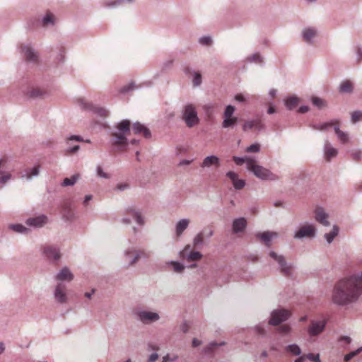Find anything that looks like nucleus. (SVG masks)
Returning <instances> with one entry per match:
<instances>
[{"label": "nucleus", "mask_w": 362, "mask_h": 362, "mask_svg": "<svg viewBox=\"0 0 362 362\" xmlns=\"http://www.w3.org/2000/svg\"><path fill=\"white\" fill-rule=\"evenodd\" d=\"M362 292V272L339 281L332 291L334 304L344 306L356 302Z\"/></svg>", "instance_id": "nucleus-1"}, {"label": "nucleus", "mask_w": 362, "mask_h": 362, "mask_svg": "<svg viewBox=\"0 0 362 362\" xmlns=\"http://www.w3.org/2000/svg\"><path fill=\"white\" fill-rule=\"evenodd\" d=\"M131 122L129 119H123L119 122L116 128L118 132L111 134L110 144L115 146L124 147L127 145L126 134L130 132Z\"/></svg>", "instance_id": "nucleus-2"}, {"label": "nucleus", "mask_w": 362, "mask_h": 362, "mask_svg": "<svg viewBox=\"0 0 362 362\" xmlns=\"http://www.w3.org/2000/svg\"><path fill=\"white\" fill-rule=\"evenodd\" d=\"M181 118L189 128L194 127L199 122L196 107L194 105L190 103L183 106L181 111Z\"/></svg>", "instance_id": "nucleus-3"}, {"label": "nucleus", "mask_w": 362, "mask_h": 362, "mask_svg": "<svg viewBox=\"0 0 362 362\" xmlns=\"http://www.w3.org/2000/svg\"><path fill=\"white\" fill-rule=\"evenodd\" d=\"M255 163L256 161L252 162L248 169L255 177L263 180H278V177L275 174L272 173L269 170L255 164Z\"/></svg>", "instance_id": "nucleus-4"}, {"label": "nucleus", "mask_w": 362, "mask_h": 362, "mask_svg": "<svg viewBox=\"0 0 362 362\" xmlns=\"http://www.w3.org/2000/svg\"><path fill=\"white\" fill-rule=\"evenodd\" d=\"M235 110V107L231 105H228L226 107L223 115V120L221 124L222 128H233L236 125L238 121V118L235 116H233Z\"/></svg>", "instance_id": "nucleus-5"}, {"label": "nucleus", "mask_w": 362, "mask_h": 362, "mask_svg": "<svg viewBox=\"0 0 362 362\" xmlns=\"http://www.w3.org/2000/svg\"><path fill=\"white\" fill-rule=\"evenodd\" d=\"M135 318L144 325L151 324L157 322L160 319L158 313L147 311L145 310H138L134 313Z\"/></svg>", "instance_id": "nucleus-6"}, {"label": "nucleus", "mask_w": 362, "mask_h": 362, "mask_svg": "<svg viewBox=\"0 0 362 362\" xmlns=\"http://www.w3.org/2000/svg\"><path fill=\"white\" fill-rule=\"evenodd\" d=\"M77 103L82 110L90 111L100 117H106L109 115V112L106 109L95 106L92 103L86 102L83 98H78Z\"/></svg>", "instance_id": "nucleus-7"}, {"label": "nucleus", "mask_w": 362, "mask_h": 362, "mask_svg": "<svg viewBox=\"0 0 362 362\" xmlns=\"http://www.w3.org/2000/svg\"><path fill=\"white\" fill-rule=\"evenodd\" d=\"M269 256L278 263L281 272L284 276H290L292 274L293 265L286 261L284 256L278 255L274 251L269 252Z\"/></svg>", "instance_id": "nucleus-8"}, {"label": "nucleus", "mask_w": 362, "mask_h": 362, "mask_svg": "<svg viewBox=\"0 0 362 362\" xmlns=\"http://www.w3.org/2000/svg\"><path fill=\"white\" fill-rule=\"evenodd\" d=\"M269 256L278 263L281 272L284 276H290L292 274L293 265L286 261L284 256L278 255L274 251L269 252Z\"/></svg>", "instance_id": "nucleus-9"}, {"label": "nucleus", "mask_w": 362, "mask_h": 362, "mask_svg": "<svg viewBox=\"0 0 362 362\" xmlns=\"http://www.w3.org/2000/svg\"><path fill=\"white\" fill-rule=\"evenodd\" d=\"M269 256L278 263L281 272L284 276H290L292 274L293 265L286 261L284 256L278 255L274 251L269 252Z\"/></svg>", "instance_id": "nucleus-10"}, {"label": "nucleus", "mask_w": 362, "mask_h": 362, "mask_svg": "<svg viewBox=\"0 0 362 362\" xmlns=\"http://www.w3.org/2000/svg\"><path fill=\"white\" fill-rule=\"evenodd\" d=\"M291 316V313L286 309L274 310L271 313L269 325L276 326L286 321Z\"/></svg>", "instance_id": "nucleus-11"}, {"label": "nucleus", "mask_w": 362, "mask_h": 362, "mask_svg": "<svg viewBox=\"0 0 362 362\" xmlns=\"http://www.w3.org/2000/svg\"><path fill=\"white\" fill-rule=\"evenodd\" d=\"M23 58L28 63L36 64L38 62L37 52L29 45H22L20 47Z\"/></svg>", "instance_id": "nucleus-12"}, {"label": "nucleus", "mask_w": 362, "mask_h": 362, "mask_svg": "<svg viewBox=\"0 0 362 362\" xmlns=\"http://www.w3.org/2000/svg\"><path fill=\"white\" fill-rule=\"evenodd\" d=\"M45 257L51 262L55 263L61 258L59 249L53 245H46L43 248Z\"/></svg>", "instance_id": "nucleus-13"}, {"label": "nucleus", "mask_w": 362, "mask_h": 362, "mask_svg": "<svg viewBox=\"0 0 362 362\" xmlns=\"http://www.w3.org/2000/svg\"><path fill=\"white\" fill-rule=\"evenodd\" d=\"M316 229L311 224H307L301 226L299 230L296 232L294 238L303 239L305 238H314L315 236Z\"/></svg>", "instance_id": "nucleus-14"}, {"label": "nucleus", "mask_w": 362, "mask_h": 362, "mask_svg": "<svg viewBox=\"0 0 362 362\" xmlns=\"http://www.w3.org/2000/svg\"><path fill=\"white\" fill-rule=\"evenodd\" d=\"M131 253H135L134 257L129 262V266L134 265L141 257L147 259L150 257L149 252H145L142 250H136L134 248H129L124 252V256L128 257Z\"/></svg>", "instance_id": "nucleus-15"}, {"label": "nucleus", "mask_w": 362, "mask_h": 362, "mask_svg": "<svg viewBox=\"0 0 362 362\" xmlns=\"http://www.w3.org/2000/svg\"><path fill=\"white\" fill-rule=\"evenodd\" d=\"M325 326V321L312 320L310 325L308 328V332L311 337L317 336L324 331Z\"/></svg>", "instance_id": "nucleus-16"}, {"label": "nucleus", "mask_w": 362, "mask_h": 362, "mask_svg": "<svg viewBox=\"0 0 362 362\" xmlns=\"http://www.w3.org/2000/svg\"><path fill=\"white\" fill-rule=\"evenodd\" d=\"M328 214L325 211L324 209L321 206H317L315 210V218L316 221L321 223L325 226H329L328 221Z\"/></svg>", "instance_id": "nucleus-17"}, {"label": "nucleus", "mask_w": 362, "mask_h": 362, "mask_svg": "<svg viewBox=\"0 0 362 362\" xmlns=\"http://www.w3.org/2000/svg\"><path fill=\"white\" fill-rule=\"evenodd\" d=\"M125 211L127 215L133 217V218L135 220L137 224H139L141 226L144 225L145 221L143 216H141V212L136 210L134 206H129L127 207Z\"/></svg>", "instance_id": "nucleus-18"}, {"label": "nucleus", "mask_w": 362, "mask_h": 362, "mask_svg": "<svg viewBox=\"0 0 362 362\" xmlns=\"http://www.w3.org/2000/svg\"><path fill=\"white\" fill-rule=\"evenodd\" d=\"M256 237L267 246L270 247L272 245V240L273 238L278 237V233L276 232L272 231H265L262 233H258L256 235Z\"/></svg>", "instance_id": "nucleus-19"}, {"label": "nucleus", "mask_w": 362, "mask_h": 362, "mask_svg": "<svg viewBox=\"0 0 362 362\" xmlns=\"http://www.w3.org/2000/svg\"><path fill=\"white\" fill-rule=\"evenodd\" d=\"M47 217L45 215H41L28 218L26 220V224L34 228H41L47 223Z\"/></svg>", "instance_id": "nucleus-20"}, {"label": "nucleus", "mask_w": 362, "mask_h": 362, "mask_svg": "<svg viewBox=\"0 0 362 362\" xmlns=\"http://www.w3.org/2000/svg\"><path fill=\"white\" fill-rule=\"evenodd\" d=\"M226 177L233 182V187L237 190L242 189L245 186V181L238 179V175L233 171H228L226 173Z\"/></svg>", "instance_id": "nucleus-21"}, {"label": "nucleus", "mask_w": 362, "mask_h": 362, "mask_svg": "<svg viewBox=\"0 0 362 362\" xmlns=\"http://www.w3.org/2000/svg\"><path fill=\"white\" fill-rule=\"evenodd\" d=\"M132 131L136 134H142L146 139H149L151 136V133L149 129L141 124L139 122H136L133 124Z\"/></svg>", "instance_id": "nucleus-22"}, {"label": "nucleus", "mask_w": 362, "mask_h": 362, "mask_svg": "<svg viewBox=\"0 0 362 362\" xmlns=\"http://www.w3.org/2000/svg\"><path fill=\"white\" fill-rule=\"evenodd\" d=\"M55 279L61 281H71L74 279V275L67 267H64L57 274Z\"/></svg>", "instance_id": "nucleus-23"}, {"label": "nucleus", "mask_w": 362, "mask_h": 362, "mask_svg": "<svg viewBox=\"0 0 362 362\" xmlns=\"http://www.w3.org/2000/svg\"><path fill=\"white\" fill-rule=\"evenodd\" d=\"M247 226V221L245 218L241 217L235 218L233 221L232 227L234 233L243 232Z\"/></svg>", "instance_id": "nucleus-24"}, {"label": "nucleus", "mask_w": 362, "mask_h": 362, "mask_svg": "<svg viewBox=\"0 0 362 362\" xmlns=\"http://www.w3.org/2000/svg\"><path fill=\"white\" fill-rule=\"evenodd\" d=\"M54 296L55 300L60 303H65L67 300L66 294L64 291L62 284H58L54 290Z\"/></svg>", "instance_id": "nucleus-25"}, {"label": "nucleus", "mask_w": 362, "mask_h": 362, "mask_svg": "<svg viewBox=\"0 0 362 362\" xmlns=\"http://www.w3.org/2000/svg\"><path fill=\"white\" fill-rule=\"evenodd\" d=\"M212 165L216 167L220 166V159L216 156L211 155L206 156L201 164L202 168H210Z\"/></svg>", "instance_id": "nucleus-26"}, {"label": "nucleus", "mask_w": 362, "mask_h": 362, "mask_svg": "<svg viewBox=\"0 0 362 362\" xmlns=\"http://www.w3.org/2000/svg\"><path fill=\"white\" fill-rule=\"evenodd\" d=\"M324 151L325 158L327 160H329L332 158L335 157L338 153L337 150L332 147L328 141H326L325 143Z\"/></svg>", "instance_id": "nucleus-27"}, {"label": "nucleus", "mask_w": 362, "mask_h": 362, "mask_svg": "<svg viewBox=\"0 0 362 362\" xmlns=\"http://www.w3.org/2000/svg\"><path fill=\"white\" fill-rule=\"evenodd\" d=\"M62 217L66 221H71L74 218V212L71 209V204L66 202L62 209Z\"/></svg>", "instance_id": "nucleus-28"}, {"label": "nucleus", "mask_w": 362, "mask_h": 362, "mask_svg": "<svg viewBox=\"0 0 362 362\" xmlns=\"http://www.w3.org/2000/svg\"><path fill=\"white\" fill-rule=\"evenodd\" d=\"M189 223V220L187 218H182L178 221L175 226V233L177 236H180L183 232L187 228Z\"/></svg>", "instance_id": "nucleus-29"}, {"label": "nucleus", "mask_w": 362, "mask_h": 362, "mask_svg": "<svg viewBox=\"0 0 362 362\" xmlns=\"http://www.w3.org/2000/svg\"><path fill=\"white\" fill-rule=\"evenodd\" d=\"M339 91L341 93H351L354 91V84L349 80L343 81L339 86Z\"/></svg>", "instance_id": "nucleus-30"}, {"label": "nucleus", "mask_w": 362, "mask_h": 362, "mask_svg": "<svg viewBox=\"0 0 362 362\" xmlns=\"http://www.w3.org/2000/svg\"><path fill=\"white\" fill-rule=\"evenodd\" d=\"M233 161L235 163L238 165H241L244 163H246L247 169H249V166L251 165L252 162H255V159L251 157H238V156H233Z\"/></svg>", "instance_id": "nucleus-31"}, {"label": "nucleus", "mask_w": 362, "mask_h": 362, "mask_svg": "<svg viewBox=\"0 0 362 362\" xmlns=\"http://www.w3.org/2000/svg\"><path fill=\"white\" fill-rule=\"evenodd\" d=\"M225 344H226L225 341H221L220 343H217L216 341H211L203 349L202 351H203V353H204L206 354H213L217 347L223 346V345H225Z\"/></svg>", "instance_id": "nucleus-32"}, {"label": "nucleus", "mask_w": 362, "mask_h": 362, "mask_svg": "<svg viewBox=\"0 0 362 362\" xmlns=\"http://www.w3.org/2000/svg\"><path fill=\"white\" fill-rule=\"evenodd\" d=\"M316 30L314 28H305L303 31V37L307 42L310 43L312 39L315 36Z\"/></svg>", "instance_id": "nucleus-33"}, {"label": "nucleus", "mask_w": 362, "mask_h": 362, "mask_svg": "<svg viewBox=\"0 0 362 362\" xmlns=\"http://www.w3.org/2000/svg\"><path fill=\"white\" fill-rule=\"evenodd\" d=\"M40 173V166L36 165L31 169L25 170V174L22 175V177H26L27 180H30L33 177H37Z\"/></svg>", "instance_id": "nucleus-34"}, {"label": "nucleus", "mask_w": 362, "mask_h": 362, "mask_svg": "<svg viewBox=\"0 0 362 362\" xmlns=\"http://www.w3.org/2000/svg\"><path fill=\"white\" fill-rule=\"evenodd\" d=\"M339 227L334 225L332 228V230L329 233L325 234L324 237L326 239L327 243L330 244L333 241L334 238L339 234Z\"/></svg>", "instance_id": "nucleus-35"}, {"label": "nucleus", "mask_w": 362, "mask_h": 362, "mask_svg": "<svg viewBox=\"0 0 362 362\" xmlns=\"http://www.w3.org/2000/svg\"><path fill=\"white\" fill-rule=\"evenodd\" d=\"M203 257L202 254L199 251H192L190 252L189 254L187 255L186 256H183V258H185L187 261H197L202 259Z\"/></svg>", "instance_id": "nucleus-36"}, {"label": "nucleus", "mask_w": 362, "mask_h": 362, "mask_svg": "<svg viewBox=\"0 0 362 362\" xmlns=\"http://www.w3.org/2000/svg\"><path fill=\"white\" fill-rule=\"evenodd\" d=\"M298 103V98L296 96H291L285 100V105L288 110H291L295 108Z\"/></svg>", "instance_id": "nucleus-37"}, {"label": "nucleus", "mask_w": 362, "mask_h": 362, "mask_svg": "<svg viewBox=\"0 0 362 362\" xmlns=\"http://www.w3.org/2000/svg\"><path fill=\"white\" fill-rule=\"evenodd\" d=\"M285 349L286 351L294 356H300L302 353L301 349L296 344H289L285 348Z\"/></svg>", "instance_id": "nucleus-38"}, {"label": "nucleus", "mask_w": 362, "mask_h": 362, "mask_svg": "<svg viewBox=\"0 0 362 362\" xmlns=\"http://www.w3.org/2000/svg\"><path fill=\"white\" fill-rule=\"evenodd\" d=\"M78 179H79L78 174L73 175L69 178L66 177L65 179H64V180L62 183V186H63V187L73 186L77 182V180Z\"/></svg>", "instance_id": "nucleus-39"}, {"label": "nucleus", "mask_w": 362, "mask_h": 362, "mask_svg": "<svg viewBox=\"0 0 362 362\" xmlns=\"http://www.w3.org/2000/svg\"><path fill=\"white\" fill-rule=\"evenodd\" d=\"M204 232H199L193 239V246L200 247L204 244Z\"/></svg>", "instance_id": "nucleus-40"}, {"label": "nucleus", "mask_w": 362, "mask_h": 362, "mask_svg": "<svg viewBox=\"0 0 362 362\" xmlns=\"http://www.w3.org/2000/svg\"><path fill=\"white\" fill-rule=\"evenodd\" d=\"M246 61L250 63L254 62L260 64L263 62V57L259 52H255L253 54L247 57L246 58Z\"/></svg>", "instance_id": "nucleus-41"}, {"label": "nucleus", "mask_w": 362, "mask_h": 362, "mask_svg": "<svg viewBox=\"0 0 362 362\" xmlns=\"http://www.w3.org/2000/svg\"><path fill=\"white\" fill-rule=\"evenodd\" d=\"M54 16L51 13H47L45 16L42 19V25L44 27H47L49 25H54Z\"/></svg>", "instance_id": "nucleus-42"}, {"label": "nucleus", "mask_w": 362, "mask_h": 362, "mask_svg": "<svg viewBox=\"0 0 362 362\" xmlns=\"http://www.w3.org/2000/svg\"><path fill=\"white\" fill-rule=\"evenodd\" d=\"M123 3V0H105L103 6L107 8H116Z\"/></svg>", "instance_id": "nucleus-43"}, {"label": "nucleus", "mask_w": 362, "mask_h": 362, "mask_svg": "<svg viewBox=\"0 0 362 362\" xmlns=\"http://www.w3.org/2000/svg\"><path fill=\"white\" fill-rule=\"evenodd\" d=\"M9 228L13 230V231L19 233H25L29 230L21 224H12L9 226Z\"/></svg>", "instance_id": "nucleus-44"}, {"label": "nucleus", "mask_w": 362, "mask_h": 362, "mask_svg": "<svg viewBox=\"0 0 362 362\" xmlns=\"http://www.w3.org/2000/svg\"><path fill=\"white\" fill-rule=\"evenodd\" d=\"M27 95L32 98H40L43 95V92L39 88H33L28 91Z\"/></svg>", "instance_id": "nucleus-45"}, {"label": "nucleus", "mask_w": 362, "mask_h": 362, "mask_svg": "<svg viewBox=\"0 0 362 362\" xmlns=\"http://www.w3.org/2000/svg\"><path fill=\"white\" fill-rule=\"evenodd\" d=\"M333 124V122H325L322 124H316L313 125V128L315 130L325 131L328 128L331 127Z\"/></svg>", "instance_id": "nucleus-46"}, {"label": "nucleus", "mask_w": 362, "mask_h": 362, "mask_svg": "<svg viewBox=\"0 0 362 362\" xmlns=\"http://www.w3.org/2000/svg\"><path fill=\"white\" fill-rule=\"evenodd\" d=\"M168 264L173 265L174 272L177 273L182 272L185 269V266L177 261H170Z\"/></svg>", "instance_id": "nucleus-47"}, {"label": "nucleus", "mask_w": 362, "mask_h": 362, "mask_svg": "<svg viewBox=\"0 0 362 362\" xmlns=\"http://www.w3.org/2000/svg\"><path fill=\"white\" fill-rule=\"evenodd\" d=\"M351 119L353 123H356L362 120V111L356 110L351 112Z\"/></svg>", "instance_id": "nucleus-48"}, {"label": "nucleus", "mask_w": 362, "mask_h": 362, "mask_svg": "<svg viewBox=\"0 0 362 362\" xmlns=\"http://www.w3.org/2000/svg\"><path fill=\"white\" fill-rule=\"evenodd\" d=\"M135 88H137V86L134 83L132 82L122 87L119 92L121 93H127L131 90H134Z\"/></svg>", "instance_id": "nucleus-49"}, {"label": "nucleus", "mask_w": 362, "mask_h": 362, "mask_svg": "<svg viewBox=\"0 0 362 362\" xmlns=\"http://www.w3.org/2000/svg\"><path fill=\"white\" fill-rule=\"evenodd\" d=\"M361 352H362V346L359 347L356 350L350 352L349 354L345 355L344 356V361L346 362L349 361L352 358H354V356H356V355H358Z\"/></svg>", "instance_id": "nucleus-50"}, {"label": "nucleus", "mask_w": 362, "mask_h": 362, "mask_svg": "<svg viewBox=\"0 0 362 362\" xmlns=\"http://www.w3.org/2000/svg\"><path fill=\"white\" fill-rule=\"evenodd\" d=\"M312 102L313 104L319 109H322L323 107L325 106V100L317 97H313L312 99Z\"/></svg>", "instance_id": "nucleus-51"}, {"label": "nucleus", "mask_w": 362, "mask_h": 362, "mask_svg": "<svg viewBox=\"0 0 362 362\" xmlns=\"http://www.w3.org/2000/svg\"><path fill=\"white\" fill-rule=\"evenodd\" d=\"M193 76L194 86H199L202 84V75L199 72L194 71Z\"/></svg>", "instance_id": "nucleus-52"}, {"label": "nucleus", "mask_w": 362, "mask_h": 362, "mask_svg": "<svg viewBox=\"0 0 362 362\" xmlns=\"http://www.w3.org/2000/svg\"><path fill=\"white\" fill-rule=\"evenodd\" d=\"M255 127V119L247 120L243 124V130L247 132Z\"/></svg>", "instance_id": "nucleus-53"}, {"label": "nucleus", "mask_w": 362, "mask_h": 362, "mask_svg": "<svg viewBox=\"0 0 362 362\" xmlns=\"http://www.w3.org/2000/svg\"><path fill=\"white\" fill-rule=\"evenodd\" d=\"M199 42L202 45H211L212 39L210 36H202L199 39Z\"/></svg>", "instance_id": "nucleus-54"}, {"label": "nucleus", "mask_w": 362, "mask_h": 362, "mask_svg": "<svg viewBox=\"0 0 362 362\" xmlns=\"http://www.w3.org/2000/svg\"><path fill=\"white\" fill-rule=\"evenodd\" d=\"M305 358H308V360L313 361V362H321V360L320 358V355L314 354H308L306 355H304Z\"/></svg>", "instance_id": "nucleus-55"}, {"label": "nucleus", "mask_w": 362, "mask_h": 362, "mask_svg": "<svg viewBox=\"0 0 362 362\" xmlns=\"http://www.w3.org/2000/svg\"><path fill=\"white\" fill-rule=\"evenodd\" d=\"M257 131L260 132L265 129V126L261 119H255V127Z\"/></svg>", "instance_id": "nucleus-56"}, {"label": "nucleus", "mask_w": 362, "mask_h": 362, "mask_svg": "<svg viewBox=\"0 0 362 362\" xmlns=\"http://www.w3.org/2000/svg\"><path fill=\"white\" fill-rule=\"evenodd\" d=\"M178 359L177 355L170 356L169 354L164 356L162 358V362H175Z\"/></svg>", "instance_id": "nucleus-57"}, {"label": "nucleus", "mask_w": 362, "mask_h": 362, "mask_svg": "<svg viewBox=\"0 0 362 362\" xmlns=\"http://www.w3.org/2000/svg\"><path fill=\"white\" fill-rule=\"evenodd\" d=\"M291 328L289 325H281L279 328H278V331L281 333V334H287L290 332Z\"/></svg>", "instance_id": "nucleus-58"}, {"label": "nucleus", "mask_w": 362, "mask_h": 362, "mask_svg": "<svg viewBox=\"0 0 362 362\" xmlns=\"http://www.w3.org/2000/svg\"><path fill=\"white\" fill-rule=\"evenodd\" d=\"M337 136L339 140L343 144L346 143L349 140L348 134L342 131Z\"/></svg>", "instance_id": "nucleus-59"}, {"label": "nucleus", "mask_w": 362, "mask_h": 362, "mask_svg": "<svg viewBox=\"0 0 362 362\" xmlns=\"http://www.w3.org/2000/svg\"><path fill=\"white\" fill-rule=\"evenodd\" d=\"M260 150V146L258 144H254L247 148V152L257 153Z\"/></svg>", "instance_id": "nucleus-60"}, {"label": "nucleus", "mask_w": 362, "mask_h": 362, "mask_svg": "<svg viewBox=\"0 0 362 362\" xmlns=\"http://www.w3.org/2000/svg\"><path fill=\"white\" fill-rule=\"evenodd\" d=\"M97 174L100 177L105 179L110 178L109 175L105 173L100 166L97 167Z\"/></svg>", "instance_id": "nucleus-61"}, {"label": "nucleus", "mask_w": 362, "mask_h": 362, "mask_svg": "<svg viewBox=\"0 0 362 362\" xmlns=\"http://www.w3.org/2000/svg\"><path fill=\"white\" fill-rule=\"evenodd\" d=\"M352 159L358 161L362 158V153L361 151H356L351 153Z\"/></svg>", "instance_id": "nucleus-62"}, {"label": "nucleus", "mask_w": 362, "mask_h": 362, "mask_svg": "<svg viewBox=\"0 0 362 362\" xmlns=\"http://www.w3.org/2000/svg\"><path fill=\"white\" fill-rule=\"evenodd\" d=\"M80 149V146L79 145H75L72 147H69L67 149H66V152L67 153H76L78 150Z\"/></svg>", "instance_id": "nucleus-63"}, {"label": "nucleus", "mask_w": 362, "mask_h": 362, "mask_svg": "<svg viewBox=\"0 0 362 362\" xmlns=\"http://www.w3.org/2000/svg\"><path fill=\"white\" fill-rule=\"evenodd\" d=\"M11 176L10 174H6L0 177V183L1 184H6L10 179Z\"/></svg>", "instance_id": "nucleus-64"}]
</instances>
